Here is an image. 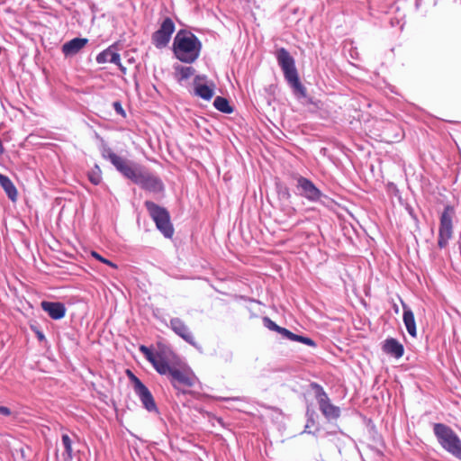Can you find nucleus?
Segmentation results:
<instances>
[{
  "label": "nucleus",
  "instance_id": "f257e3e1",
  "mask_svg": "<svg viewBox=\"0 0 461 461\" xmlns=\"http://www.w3.org/2000/svg\"><path fill=\"white\" fill-rule=\"evenodd\" d=\"M171 351L165 346H158V348H146V358L152 364L156 371L162 375H167L170 378L172 386L185 392V388L194 386L195 375L189 370L180 369L169 365V356Z\"/></svg>",
  "mask_w": 461,
  "mask_h": 461
},
{
  "label": "nucleus",
  "instance_id": "f03ea898",
  "mask_svg": "<svg viewBox=\"0 0 461 461\" xmlns=\"http://www.w3.org/2000/svg\"><path fill=\"white\" fill-rule=\"evenodd\" d=\"M202 43L191 32L180 30L175 36L173 52L177 59L185 63L194 62L201 52Z\"/></svg>",
  "mask_w": 461,
  "mask_h": 461
},
{
  "label": "nucleus",
  "instance_id": "7ed1b4c3",
  "mask_svg": "<svg viewBox=\"0 0 461 461\" xmlns=\"http://www.w3.org/2000/svg\"><path fill=\"white\" fill-rule=\"evenodd\" d=\"M276 59L284 72L285 78L293 88L294 94L300 97H305L306 88L300 81L294 58L290 55L288 50L285 48H281L276 52Z\"/></svg>",
  "mask_w": 461,
  "mask_h": 461
},
{
  "label": "nucleus",
  "instance_id": "20e7f679",
  "mask_svg": "<svg viewBox=\"0 0 461 461\" xmlns=\"http://www.w3.org/2000/svg\"><path fill=\"white\" fill-rule=\"evenodd\" d=\"M434 433L441 447L461 460V440L451 428L442 423H435Z\"/></svg>",
  "mask_w": 461,
  "mask_h": 461
},
{
  "label": "nucleus",
  "instance_id": "39448f33",
  "mask_svg": "<svg viewBox=\"0 0 461 461\" xmlns=\"http://www.w3.org/2000/svg\"><path fill=\"white\" fill-rule=\"evenodd\" d=\"M146 208L157 229L167 239L174 235V226L171 222L169 212L152 202H146Z\"/></svg>",
  "mask_w": 461,
  "mask_h": 461
},
{
  "label": "nucleus",
  "instance_id": "423d86ee",
  "mask_svg": "<svg viewBox=\"0 0 461 461\" xmlns=\"http://www.w3.org/2000/svg\"><path fill=\"white\" fill-rule=\"evenodd\" d=\"M455 216V209L451 205H447L441 213L438 246L444 249L447 246L448 240L453 235V218Z\"/></svg>",
  "mask_w": 461,
  "mask_h": 461
},
{
  "label": "nucleus",
  "instance_id": "0eeeda50",
  "mask_svg": "<svg viewBox=\"0 0 461 461\" xmlns=\"http://www.w3.org/2000/svg\"><path fill=\"white\" fill-rule=\"evenodd\" d=\"M104 157L107 158L112 164L126 177L131 179L134 183H138L143 185V179L141 173L138 171L133 166L124 158L119 157L115 153L112 151H107L104 154Z\"/></svg>",
  "mask_w": 461,
  "mask_h": 461
},
{
  "label": "nucleus",
  "instance_id": "6e6552de",
  "mask_svg": "<svg viewBox=\"0 0 461 461\" xmlns=\"http://www.w3.org/2000/svg\"><path fill=\"white\" fill-rule=\"evenodd\" d=\"M311 386L316 392V398L321 413L328 420H337L340 415L339 408L330 402L328 394L320 384L312 383Z\"/></svg>",
  "mask_w": 461,
  "mask_h": 461
},
{
  "label": "nucleus",
  "instance_id": "1a4fd4ad",
  "mask_svg": "<svg viewBox=\"0 0 461 461\" xmlns=\"http://www.w3.org/2000/svg\"><path fill=\"white\" fill-rule=\"evenodd\" d=\"M175 31V23L171 18L167 17L161 23L159 29L152 34V43L158 49L164 48L170 41Z\"/></svg>",
  "mask_w": 461,
  "mask_h": 461
},
{
  "label": "nucleus",
  "instance_id": "9d476101",
  "mask_svg": "<svg viewBox=\"0 0 461 461\" xmlns=\"http://www.w3.org/2000/svg\"><path fill=\"white\" fill-rule=\"evenodd\" d=\"M264 325L269 329L270 330H274L281 334L284 338L293 340L303 343L310 347H316V343L314 340H312L311 338L303 337L301 335H297L290 331L289 330L278 326L276 322H274L270 318L265 317L263 318Z\"/></svg>",
  "mask_w": 461,
  "mask_h": 461
},
{
  "label": "nucleus",
  "instance_id": "9b49d317",
  "mask_svg": "<svg viewBox=\"0 0 461 461\" xmlns=\"http://www.w3.org/2000/svg\"><path fill=\"white\" fill-rule=\"evenodd\" d=\"M297 186L301 189V194L310 201H318L321 196V191L308 178L300 176L297 180Z\"/></svg>",
  "mask_w": 461,
  "mask_h": 461
},
{
  "label": "nucleus",
  "instance_id": "f8f14e48",
  "mask_svg": "<svg viewBox=\"0 0 461 461\" xmlns=\"http://www.w3.org/2000/svg\"><path fill=\"white\" fill-rule=\"evenodd\" d=\"M41 305L42 310L54 320H59L65 316L66 307L61 303L43 301Z\"/></svg>",
  "mask_w": 461,
  "mask_h": 461
},
{
  "label": "nucleus",
  "instance_id": "ddd939ff",
  "mask_svg": "<svg viewBox=\"0 0 461 461\" xmlns=\"http://www.w3.org/2000/svg\"><path fill=\"white\" fill-rule=\"evenodd\" d=\"M171 329L186 342L194 345V336L187 326L178 318L172 319L170 321Z\"/></svg>",
  "mask_w": 461,
  "mask_h": 461
},
{
  "label": "nucleus",
  "instance_id": "4468645a",
  "mask_svg": "<svg viewBox=\"0 0 461 461\" xmlns=\"http://www.w3.org/2000/svg\"><path fill=\"white\" fill-rule=\"evenodd\" d=\"M96 61L99 64H103V63H106V62L114 63L121 68L122 71L124 72L126 70V68L123 67L120 63V56L115 51L113 47H110V48L106 49L105 50H104L103 52H101L100 54H98V56L96 57Z\"/></svg>",
  "mask_w": 461,
  "mask_h": 461
},
{
  "label": "nucleus",
  "instance_id": "2eb2a0df",
  "mask_svg": "<svg viewBox=\"0 0 461 461\" xmlns=\"http://www.w3.org/2000/svg\"><path fill=\"white\" fill-rule=\"evenodd\" d=\"M87 39L75 38L62 46L65 56H73L79 52L87 43Z\"/></svg>",
  "mask_w": 461,
  "mask_h": 461
},
{
  "label": "nucleus",
  "instance_id": "dca6fc26",
  "mask_svg": "<svg viewBox=\"0 0 461 461\" xmlns=\"http://www.w3.org/2000/svg\"><path fill=\"white\" fill-rule=\"evenodd\" d=\"M403 308V322L408 333L412 337H417L416 322L412 311L404 303H402Z\"/></svg>",
  "mask_w": 461,
  "mask_h": 461
},
{
  "label": "nucleus",
  "instance_id": "f3484780",
  "mask_svg": "<svg viewBox=\"0 0 461 461\" xmlns=\"http://www.w3.org/2000/svg\"><path fill=\"white\" fill-rule=\"evenodd\" d=\"M383 350L396 358H400L404 353L403 346L395 339H386L383 345Z\"/></svg>",
  "mask_w": 461,
  "mask_h": 461
},
{
  "label": "nucleus",
  "instance_id": "a211bd4d",
  "mask_svg": "<svg viewBox=\"0 0 461 461\" xmlns=\"http://www.w3.org/2000/svg\"><path fill=\"white\" fill-rule=\"evenodd\" d=\"M146 191L153 194H162L164 191L163 183L154 176H146Z\"/></svg>",
  "mask_w": 461,
  "mask_h": 461
},
{
  "label": "nucleus",
  "instance_id": "6ab92c4d",
  "mask_svg": "<svg viewBox=\"0 0 461 461\" xmlns=\"http://www.w3.org/2000/svg\"><path fill=\"white\" fill-rule=\"evenodd\" d=\"M0 185L12 201H16L17 190L12 181L6 176L0 174Z\"/></svg>",
  "mask_w": 461,
  "mask_h": 461
},
{
  "label": "nucleus",
  "instance_id": "aec40b11",
  "mask_svg": "<svg viewBox=\"0 0 461 461\" xmlns=\"http://www.w3.org/2000/svg\"><path fill=\"white\" fill-rule=\"evenodd\" d=\"M195 95L204 100H210L213 95V87L207 85L198 84L195 82L194 86Z\"/></svg>",
  "mask_w": 461,
  "mask_h": 461
},
{
  "label": "nucleus",
  "instance_id": "412c9836",
  "mask_svg": "<svg viewBox=\"0 0 461 461\" xmlns=\"http://www.w3.org/2000/svg\"><path fill=\"white\" fill-rule=\"evenodd\" d=\"M213 106L220 112L224 113H231L233 108L230 106L229 101L221 96H217L213 101Z\"/></svg>",
  "mask_w": 461,
  "mask_h": 461
},
{
  "label": "nucleus",
  "instance_id": "4be33fe9",
  "mask_svg": "<svg viewBox=\"0 0 461 461\" xmlns=\"http://www.w3.org/2000/svg\"><path fill=\"white\" fill-rule=\"evenodd\" d=\"M126 374L129 376V378L131 379V381L132 382V384H134V387H135L138 394L140 395L141 402L144 403V386H143L142 383L140 382V380L139 378H137L133 375V373L131 370L127 369Z\"/></svg>",
  "mask_w": 461,
  "mask_h": 461
},
{
  "label": "nucleus",
  "instance_id": "5701e85b",
  "mask_svg": "<svg viewBox=\"0 0 461 461\" xmlns=\"http://www.w3.org/2000/svg\"><path fill=\"white\" fill-rule=\"evenodd\" d=\"M146 410L158 414V411L151 393L146 388Z\"/></svg>",
  "mask_w": 461,
  "mask_h": 461
},
{
  "label": "nucleus",
  "instance_id": "b1692460",
  "mask_svg": "<svg viewBox=\"0 0 461 461\" xmlns=\"http://www.w3.org/2000/svg\"><path fill=\"white\" fill-rule=\"evenodd\" d=\"M194 73V69L192 67H180L177 68V74L180 80L187 79Z\"/></svg>",
  "mask_w": 461,
  "mask_h": 461
},
{
  "label": "nucleus",
  "instance_id": "393cba45",
  "mask_svg": "<svg viewBox=\"0 0 461 461\" xmlns=\"http://www.w3.org/2000/svg\"><path fill=\"white\" fill-rule=\"evenodd\" d=\"M62 443L64 445L65 451H66V454L68 455V457L69 459H71L72 458V442H71L70 438L67 434L62 436Z\"/></svg>",
  "mask_w": 461,
  "mask_h": 461
},
{
  "label": "nucleus",
  "instance_id": "a878e982",
  "mask_svg": "<svg viewBox=\"0 0 461 461\" xmlns=\"http://www.w3.org/2000/svg\"><path fill=\"white\" fill-rule=\"evenodd\" d=\"M89 180L94 184V185H98L100 182H101V174H100V170L99 168L96 167V170L91 172L89 174Z\"/></svg>",
  "mask_w": 461,
  "mask_h": 461
},
{
  "label": "nucleus",
  "instance_id": "bb28decb",
  "mask_svg": "<svg viewBox=\"0 0 461 461\" xmlns=\"http://www.w3.org/2000/svg\"><path fill=\"white\" fill-rule=\"evenodd\" d=\"M91 254H92V256H93L94 258H95L97 260H99V261H101V262H103V263H104V264H106V265H108V266H111L112 267H114V268H116V267H117L115 264H113V262H111V261H110V260H108V259H105V258H103L101 255H99L97 252H95V251H92V253H91Z\"/></svg>",
  "mask_w": 461,
  "mask_h": 461
},
{
  "label": "nucleus",
  "instance_id": "cd10ccee",
  "mask_svg": "<svg viewBox=\"0 0 461 461\" xmlns=\"http://www.w3.org/2000/svg\"><path fill=\"white\" fill-rule=\"evenodd\" d=\"M113 108L116 111L117 113L121 114L122 116L125 117V112L120 102H114L113 103Z\"/></svg>",
  "mask_w": 461,
  "mask_h": 461
},
{
  "label": "nucleus",
  "instance_id": "c85d7f7f",
  "mask_svg": "<svg viewBox=\"0 0 461 461\" xmlns=\"http://www.w3.org/2000/svg\"><path fill=\"white\" fill-rule=\"evenodd\" d=\"M0 414L8 416L11 414V411L7 407L0 406Z\"/></svg>",
  "mask_w": 461,
  "mask_h": 461
},
{
  "label": "nucleus",
  "instance_id": "c756f323",
  "mask_svg": "<svg viewBox=\"0 0 461 461\" xmlns=\"http://www.w3.org/2000/svg\"><path fill=\"white\" fill-rule=\"evenodd\" d=\"M127 56L129 57V58H128V61H129V62H133V61H134L133 57H130V54H127Z\"/></svg>",
  "mask_w": 461,
  "mask_h": 461
},
{
  "label": "nucleus",
  "instance_id": "7c9ffc66",
  "mask_svg": "<svg viewBox=\"0 0 461 461\" xmlns=\"http://www.w3.org/2000/svg\"><path fill=\"white\" fill-rule=\"evenodd\" d=\"M145 347L144 345L140 346V350L144 353Z\"/></svg>",
  "mask_w": 461,
  "mask_h": 461
}]
</instances>
